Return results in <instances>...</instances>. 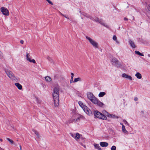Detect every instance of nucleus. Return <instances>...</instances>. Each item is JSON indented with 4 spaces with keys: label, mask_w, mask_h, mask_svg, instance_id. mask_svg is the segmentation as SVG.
I'll return each instance as SVG.
<instances>
[{
    "label": "nucleus",
    "mask_w": 150,
    "mask_h": 150,
    "mask_svg": "<svg viewBox=\"0 0 150 150\" xmlns=\"http://www.w3.org/2000/svg\"><path fill=\"white\" fill-rule=\"evenodd\" d=\"M87 95L88 98L93 103L101 107H104V104L96 98L92 93L90 92H88Z\"/></svg>",
    "instance_id": "nucleus-1"
},
{
    "label": "nucleus",
    "mask_w": 150,
    "mask_h": 150,
    "mask_svg": "<svg viewBox=\"0 0 150 150\" xmlns=\"http://www.w3.org/2000/svg\"><path fill=\"white\" fill-rule=\"evenodd\" d=\"M59 88L58 87L54 88L52 93V96L55 106H57L59 105Z\"/></svg>",
    "instance_id": "nucleus-2"
},
{
    "label": "nucleus",
    "mask_w": 150,
    "mask_h": 150,
    "mask_svg": "<svg viewBox=\"0 0 150 150\" xmlns=\"http://www.w3.org/2000/svg\"><path fill=\"white\" fill-rule=\"evenodd\" d=\"M4 69L7 76L11 79L16 82L18 81L19 80L18 78L15 76L13 73L9 69L5 68Z\"/></svg>",
    "instance_id": "nucleus-3"
},
{
    "label": "nucleus",
    "mask_w": 150,
    "mask_h": 150,
    "mask_svg": "<svg viewBox=\"0 0 150 150\" xmlns=\"http://www.w3.org/2000/svg\"><path fill=\"white\" fill-rule=\"evenodd\" d=\"M83 118V117L81 115L79 114H75L73 115L72 117L70 119V122H79L81 119Z\"/></svg>",
    "instance_id": "nucleus-4"
},
{
    "label": "nucleus",
    "mask_w": 150,
    "mask_h": 150,
    "mask_svg": "<svg viewBox=\"0 0 150 150\" xmlns=\"http://www.w3.org/2000/svg\"><path fill=\"white\" fill-rule=\"evenodd\" d=\"M79 105L83 108L84 111L89 115H92V112L91 110L86 106L84 105L83 103L81 101L79 102Z\"/></svg>",
    "instance_id": "nucleus-5"
},
{
    "label": "nucleus",
    "mask_w": 150,
    "mask_h": 150,
    "mask_svg": "<svg viewBox=\"0 0 150 150\" xmlns=\"http://www.w3.org/2000/svg\"><path fill=\"white\" fill-rule=\"evenodd\" d=\"M86 38L89 41L90 44L95 48L98 49L99 48L98 43L94 40L88 36L86 37Z\"/></svg>",
    "instance_id": "nucleus-6"
},
{
    "label": "nucleus",
    "mask_w": 150,
    "mask_h": 150,
    "mask_svg": "<svg viewBox=\"0 0 150 150\" xmlns=\"http://www.w3.org/2000/svg\"><path fill=\"white\" fill-rule=\"evenodd\" d=\"M94 115L97 117L103 120H106L107 118L104 115L98 111H94Z\"/></svg>",
    "instance_id": "nucleus-7"
},
{
    "label": "nucleus",
    "mask_w": 150,
    "mask_h": 150,
    "mask_svg": "<svg viewBox=\"0 0 150 150\" xmlns=\"http://www.w3.org/2000/svg\"><path fill=\"white\" fill-rule=\"evenodd\" d=\"M0 10L3 15L6 16H8L9 12L8 9L4 7H2L0 8Z\"/></svg>",
    "instance_id": "nucleus-8"
},
{
    "label": "nucleus",
    "mask_w": 150,
    "mask_h": 150,
    "mask_svg": "<svg viewBox=\"0 0 150 150\" xmlns=\"http://www.w3.org/2000/svg\"><path fill=\"white\" fill-rule=\"evenodd\" d=\"M75 139L78 141H80V139L82 140L83 142H85L84 139L82 137L81 135L78 133L75 134Z\"/></svg>",
    "instance_id": "nucleus-9"
},
{
    "label": "nucleus",
    "mask_w": 150,
    "mask_h": 150,
    "mask_svg": "<svg viewBox=\"0 0 150 150\" xmlns=\"http://www.w3.org/2000/svg\"><path fill=\"white\" fill-rule=\"evenodd\" d=\"M111 63L112 65L119 66L121 65V63L118 60L115 58H113L111 60Z\"/></svg>",
    "instance_id": "nucleus-10"
},
{
    "label": "nucleus",
    "mask_w": 150,
    "mask_h": 150,
    "mask_svg": "<svg viewBox=\"0 0 150 150\" xmlns=\"http://www.w3.org/2000/svg\"><path fill=\"white\" fill-rule=\"evenodd\" d=\"M93 21H95L96 22H98L101 24L102 25H103L106 28H108L109 27L108 25L106 24H105L103 23L102 22L101 20L98 18H96L95 19H92Z\"/></svg>",
    "instance_id": "nucleus-11"
},
{
    "label": "nucleus",
    "mask_w": 150,
    "mask_h": 150,
    "mask_svg": "<svg viewBox=\"0 0 150 150\" xmlns=\"http://www.w3.org/2000/svg\"><path fill=\"white\" fill-rule=\"evenodd\" d=\"M122 76L123 78L127 79L130 81H131L132 79V78L131 76L126 74L124 73L122 74Z\"/></svg>",
    "instance_id": "nucleus-12"
},
{
    "label": "nucleus",
    "mask_w": 150,
    "mask_h": 150,
    "mask_svg": "<svg viewBox=\"0 0 150 150\" xmlns=\"http://www.w3.org/2000/svg\"><path fill=\"white\" fill-rule=\"evenodd\" d=\"M47 59L51 63V65H56L54 61L51 57L48 56Z\"/></svg>",
    "instance_id": "nucleus-13"
},
{
    "label": "nucleus",
    "mask_w": 150,
    "mask_h": 150,
    "mask_svg": "<svg viewBox=\"0 0 150 150\" xmlns=\"http://www.w3.org/2000/svg\"><path fill=\"white\" fill-rule=\"evenodd\" d=\"M100 144L101 146L103 147H107L108 145V144L107 142H100Z\"/></svg>",
    "instance_id": "nucleus-14"
},
{
    "label": "nucleus",
    "mask_w": 150,
    "mask_h": 150,
    "mask_svg": "<svg viewBox=\"0 0 150 150\" xmlns=\"http://www.w3.org/2000/svg\"><path fill=\"white\" fill-rule=\"evenodd\" d=\"M15 85L19 90H21L22 88V87L21 85L18 83H15Z\"/></svg>",
    "instance_id": "nucleus-15"
},
{
    "label": "nucleus",
    "mask_w": 150,
    "mask_h": 150,
    "mask_svg": "<svg viewBox=\"0 0 150 150\" xmlns=\"http://www.w3.org/2000/svg\"><path fill=\"white\" fill-rule=\"evenodd\" d=\"M129 43L132 48H134L136 47V46L134 44V42L133 41L131 40H130L129 41Z\"/></svg>",
    "instance_id": "nucleus-16"
},
{
    "label": "nucleus",
    "mask_w": 150,
    "mask_h": 150,
    "mask_svg": "<svg viewBox=\"0 0 150 150\" xmlns=\"http://www.w3.org/2000/svg\"><path fill=\"white\" fill-rule=\"evenodd\" d=\"M108 117H111L113 118H118V117L114 115L111 114L109 113L108 114Z\"/></svg>",
    "instance_id": "nucleus-17"
},
{
    "label": "nucleus",
    "mask_w": 150,
    "mask_h": 150,
    "mask_svg": "<svg viewBox=\"0 0 150 150\" xmlns=\"http://www.w3.org/2000/svg\"><path fill=\"white\" fill-rule=\"evenodd\" d=\"M93 145L96 149H97L98 150H102L101 148L100 147L98 144H93Z\"/></svg>",
    "instance_id": "nucleus-18"
},
{
    "label": "nucleus",
    "mask_w": 150,
    "mask_h": 150,
    "mask_svg": "<svg viewBox=\"0 0 150 150\" xmlns=\"http://www.w3.org/2000/svg\"><path fill=\"white\" fill-rule=\"evenodd\" d=\"M32 131L34 132L35 134L36 135L38 138H40V134L38 132H37L36 130L34 129H33Z\"/></svg>",
    "instance_id": "nucleus-19"
},
{
    "label": "nucleus",
    "mask_w": 150,
    "mask_h": 150,
    "mask_svg": "<svg viewBox=\"0 0 150 150\" xmlns=\"http://www.w3.org/2000/svg\"><path fill=\"white\" fill-rule=\"evenodd\" d=\"M6 139L11 144H14L15 146H17V144L14 143L13 141L11 139H10L8 138H6Z\"/></svg>",
    "instance_id": "nucleus-20"
},
{
    "label": "nucleus",
    "mask_w": 150,
    "mask_h": 150,
    "mask_svg": "<svg viewBox=\"0 0 150 150\" xmlns=\"http://www.w3.org/2000/svg\"><path fill=\"white\" fill-rule=\"evenodd\" d=\"M135 76L137 77L139 79H140L142 78V75L140 74L139 72H137L135 75Z\"/></svg>",
    "instance_id": "nucleus-21"
},
{
    "label": "nucleus",
    "mask_w": 150,
    "mask_h": 150,
    "mask_svg": "<svg viewBox=\"0 0 150 150\" xmlns=\"http://www.w3.org/2000/svg\"><path fill=\"white\" fill-rule=\"evenodd\" d=\"M81 79L79 77L75 78L73 81V82H76L78 81H81Z\"/></svg>",
    "instance_id": "nucleus-22"
},
{
    "label": "nucleus",
    "mask_w": 150,
    "mask_h": 150,
    "mask_svg": "<svg viewBox=\"0 0 150 150\" xmlns=\"http://www.w3.org/2000/svg\"><path fill=\"white\" fill-rule=\"evenodd\" d=\"M105 95V93L104 92H100L98 95L99 97H102Z\"/></svg>",
    "instance_id": "nucleus-23"
},
{
    "label": "nucleus",
    "mask_w": 150,
    "mask_h": 150,
    "mask_svg": "<svg viewBox=\"0 0 150 150\" xmlns=\"http://www.w3.org/2000/svg\"><path fill=\"white\" fill-rule=\"evenodd\" d=\"M122 128L123 132L125 133H127V131L126 130L125 126L124 125H122Z\"/></svg>",
    "instance_id": "nucleus-24"
},
{
    "label": "nucleus",
    "mask_w": 150,
    "mask_h": 150,
    "mask_svg": "<svg viewBox=\"0 0 150 150\" xmlns=\"http://www.w3.org/2000/svg\"><path fill=\"white\" fill-rule=\"evenodd\" d=\"M45 80L47 81H50L51 80V78L49 76H46L45 77Z\"/></svg>",
    "instance_id": "nucleus-25"
},
{
    "label": "nucleus",
    "mask_w": 150,
    "mask_h": 150,
    "mask_svg": "<svg viewBox=\"0 0 150 150\" xmlns=\"http://www.w3.org/2000/svg\"><path fill=\"white\" fill-rule=\"evenodd\" d=\"M135 53L138 55H139L140 56H143L144 54L141 53H140L139 51H135Z\"/></svg>",
    "instance_id": "nucleus-26"
},
{
    "label": "nucleus",
    "mask_w": 150,
    "mask_h": 150,
    "mask_svg": "<svg viewBox=\"0 0 150 150\" xmlns=\"http://www.w3.org/2000/svg\"><path fill=\"white\" fill-rule=\"evenodd\" d=\"M30 55L29 53H26V59L28 61L30 59Z\"/></svg>",
    "instance_id": "nucleus-27"
},
{
    "label": "nucleus",
    "mask_w": 150,
    "mask_h": 150,
    "mask_svg": "<svg viewBox=\"0 0 150 150\" xmlns=\"http://www.w3.org/2000/svg\"><path fill=\"white\" fill-rule=\"evenodd\" d=\"M103 115H106L108 116V114H109V113H108V112H106L105 110H104L103 111Z\"/></svg>",
    "instance_id": "nucleus-28"
},
{
    "label": "nucleus",
    "mask_w": 150,
    "mask_h": 150,
    "mask_svg": "<svg viewBox=\"0 0 150 150\" xmlns=\"http://www.w3.org/2000/svg\"><path fill=\"white\" fill-rule=\"evenodd\" d=\"M28 61L30 62L33 63H35L36 62L35 61L34 59H30Z\"/></svg>",
    "instance_id": "nucleus-29"
},
{
    "label": "nucleus",
    "mask_w": 150,
    "mask_h": 150,
    "mask_svg": "<svg viewBox=\"0 0 150 150\" xmlns=\"http://www.w3.org/2000/svg\"><path fill=\"white\" fill-rule=\"evenodd\" d=\"M116 147L115 146H112L111 148V150H116Z\"/></svg>",
    "instance_id": "nucleus-30"
},
{
    "label": "nucleus",
    "mask_w": 150,
    "mask_h": 150,
    "mask_svg": "<svg viewBox=\"0 0 150 150\" xmlns=\"http://www.w3.org/2000/svg\"><path fill=\"white\" fill-rule=\"evenodd\" d=\"M123 122L125 124L127 125L128 126H129V124L125 120H123Z\"/></svg>",
    "instance_id": "nucleus-31"
},
{
    "label": "nucleus",
    "mask_w": 150,
    "mask_h": 150,
    "mask_svg": "<svg viewBox=\"0 0 150 150\" xmlns=\"http://www.w3.org/2000/svg\"><path fill=\"white\" fill-rule=\"evenodd\" d=\"M70 134H71V136L75 139V134H73L72 133H70Z\"/></svg>",
    "instance_id": "nucleus-32"
},
{
    "label": "nucleus",
    "mask_w": 150,
    "mask_h": 150,
    "mask_svg": "<svg viewBox=\"0 0 150 150\" xmlns=\"http://www.w3.org/2000/svg\"><path fill=\"white\" fill-rule=\"evenodd\" d=\"M36 101H37V102L39 103H40L41 102V101L40 100H39L38 99V98H36Z\"/></svg>",
    "instance_id": "nucleus-33"
},
{
    "label": "nucleus",
    "mask_w": 150,
    "mask_h": 150,
    "mask_svg": "<svg viewBox=\"0 0 150 150\" xmlns=\"http://www.w3.org/2000/svg\"><path fill=\"white\" fill-rule=\"evenodd\" d=\"M46 1L50 4H51L52 5H53V3L50 0H46Z\"/></svg>",
    "instance_id": "nucleus-34"
},
{
    "label": "nucleus",
    "mask_w": 150,
    "mask_h": 150,
    "mask_svg": "<svg viewBox=\"0 0 150 150\" xmlns=\"http://www.w3.org/2000/svg\"><path fill=\"white\" fill-rule=\"evenodd\" d=\"M3 55L1 52L0 51V59H1L3 57Z\"/></svg>",
    "instance_id": "nucleus-35"
},
{
    "label": "nucleus",
    "mask_w": 150,
    "mask_h": 150,
    "mask_svg": "<svg viewBox=\"0 0 150 150\" xmlns=\"http://www.w3.org/2000/svg\"><path fill=\"white\" fill-rule=\"evenodd\" d=\"M113 39L114 40H117V37L115 35H114L113 36Z\"/></svg>",
    "instance_id": "nucleus-36"
},
{
    "label": "nucleus",
    "mask_w": 150,
    "mask_h": 150,
    "mask_svg": "<svg viewBox=\"0 0 150 150\" xmlns=\"http://www.w3.org/2000/svg\"><path fill=\"white\" fill-rule=\"evenodd\" d=\"M71 79H73V78L74 76V74L73 73H71Z\"/></svg>",
    "instance_id": "nucleus-37"
},
{
    "label": "nucleus",
    "mask_w": 150,
    "mask_h": 150,
    "mask_svg": "<svg viewBox=\"0 0 150 150\" xmlns=\"http://www.w3.org/2000/svg\"><path fill=\"white\" fill-rule=\"evenodd\" d=\"M86 16L87 17H88L89 18H90L91 19H93V18L91 16Z\"/></svg>",
    "instance_id": "nucleus-38"
},
{
    "label": "nucleus",
    "mask_w": 150,
    "mask_h": 150,
    "mask_svg": "<svg viewBox=\"0 0 150 150\" xmlns=\"http://www.w3.org/2000/svg\"><path fill=\"white\" fill-rule=\"evenodd\" d=\"M147 8L149 11H150V6L149 5H147Z\"/></svg>",
    "instance_id": "nucleus-39"
},
{
    "label": "nucleus",
    "mask_w": 150,
    "mask_h": 150,
    "mask_svg": "<svg viewBox=\"0 0 150 150\" xmlns=\"http://www.w3.org/2000/svg\"><path fill=\"white\" fill-rule=\"evenodd\" d=\"M78 142L81 146H83L84 145L80 141H78Z\"/></svg>",
    "instance_id": "nucleus-40"
},
{
    "label": "nucleus",
    "mask_w": 150,
    "mask_h": 150,
    "mask_svg": "<svg viewBox=\"0 0 150 150\" xmlns=\"http://www.w3.org/2000/svg\"><path fill=\"white\" fill-rule=\"evenodd\" d=\"M60 14H61L62 16H64V17H65L66 18H68V19L69 18H68L67 17H66V16L65 15H64V14H62V13H60Z\"/></svg>",
    "instance_id": "nucleus-41"
},
{
    "label": "nucleus",
    "mask_w": 150,
    "mask_h": 150,
    "mask_svg": "<svg viewBox=\"0 0 150 150\" xmlns=\"http://www.w3.org/2000/svg\"><path fill=\"white\" fill-rule=\"evenodd\" d=\"M20 42L21 44H23L24 43V41L23 40H21L20 41Z\"/></svg>",
    "instance_id": "nucleus-42"
},
{
    "label": "nucleus",
    "mask_w": 150,
    "mask_h": 150,
    "mask_svg": "<svg viewBox=\"0 0 150 150\" xmlns=\"http://www.w3.org/2000/svg\"><path fill=\"white\" fill-rule=\"evenodd\" d=\"M134 100L135 101H137L138 100V98H137V97H136L135 98Z\"/></svg>",
    "instance_id": "nucleus-43"
},
{
    "label": "nucleus",
    "mask_w": 150,
    "mask_h": 150,
    "mask_svg": "<svg viewBox=\"0 0 150 150\" xmlns=\"http://www.w3.org/2000/svg\"><path fill=\"white\" fill-rule=\"evenodd\" d=\"M72 82H73V79H71V80H70V83H72Z\"/></svg>",
    "instance_id": "nucleus-44"
},
{
    "label": "nucleus",
    "mask_w": 150,
    "mask_h": 150,
    "mask_svg": "<svg viewBox=\"0 0 150 150\" xmlns=\"http://www.w3.org/2000/svg\"><path fill=\"white\" fill-rule=\"evenodd\" d=\"M19 145L20 148V150H22V147L20 145V144H19Z\"/></svg>",
    "instance_id": "nucleus-45"
},
{
    "label": "nucleus",
    "mask_w": 150,
    "mask_h": 150,
    "mask_svg": "<svg viewBox=\"0 0 150 150\" xmlns=\"http://www.w3.org/2000/svg\"><path fill=\"white\" fill-rule=\"evenodd\" d=\"M116 42L117 43V44H119V41L117 40H115Z\"/></svg>",
    "instance_id": "nucleus-46"
},
{
    "label": "nucleus",
    "mask_w": 150,
    "mask_h": 150,
    "mask_svg": "<svg viewBox=\"0 0 150 150\" xmlns=\"http://www.w3.org/2000/svg\"><path fill=\"white\" fill-rule=\"evenodd\" d=\"M124 20L125 21H127L128 20V19L126 18H124Z\"/></svg>",
    "instance_id": "nucleus-47"
},
{
    "label": "nucleus",
    "mask_w": 150,
    "mask_h": 150,
    "mask_svg": "<svg viewBox=\"0 0 150 150\" xmlns=\"http://www.w3.org/2000/svg\"><path fill=\"white\" fill-rule=\"evenodd\" d=\"M141 113L142 114H144V112L142 111L141 112Z\"/></svg>",
    "instance_id": "nucleus-48"
},
{
    "label": "nucleus",
    "mask_w": 150,
    "mask_h": 150,
    "mask_svg": "<svg viewBox=\"0 0 150 150\" xmlns=\"http://www.w3.org/2000/svg\"><path fill=\"white\" fill-rule=\"evenodd\" d=\"M83 146L85 148V149H86V145H84Z\"/></svg>",
    "instance_id": "nucleus-49"
},
{
    "label": "nucleus",
    "mask_w": 150,
    "mask_h": 150,
    "mask_svg": "<svg viewBox=\"0 0 150 150\" xmlns=\"http://www.w3.org/2000/svg\"><path fill=\"white\" fill-rule=\"evenodd\" d=\"M0 141H1V142H2L3 141V139H0Z\"/></svg>",
    "instance_id": "nucleus-50"
},
{
    "label": "nucleus",
    "mask_w": 150,
    "mask_h": 150,
    "mask_svg": "<svg viewBox=\"0 0 150 150\" xmlns=\"http://www.w3.org/2000/svg\"><path fill=\"white\" fill-rule=\"evenodd\" d=\"M120 124L122 125H122H123L122 123H120Z\"/></svg>",
    "instance_id": "nucleus-51"
},
{
    "label": "nucleus",
    "mask_w": 150,
    "mask_h": 150,
    "mask_svg": "<svg viewBox=\"0 0 150 150\" xmlns=\"http://www.w3.org/2000/svg\"><path fill=\"white\" fill-rule=\"evenodd\" d=\"M0 149H1V148L0 147Z\"/></svg>",
    "instance_id": "nucleus-52"
}]
</instances>
